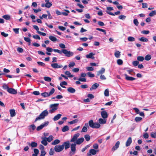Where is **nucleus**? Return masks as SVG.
I'll return each mask as SVG.
<instances>
[{"instance_id":"nucleus-2","label":"nucleus","mask_w":156,"mask_h":156,"mask_svg":"<svg viewBox=\"0 0 156 156\" xmlns=\"http://www.w3.org/2000/svg\"><path fill=\"white\" fill-rule=\"evenodd\" d=\"M49 114V112L47 110H45L43 111L39 115V116L36 118L35 120V122L38 120L42 119H44L45 117L48 115Z\"/></svg>"},{"instance_id":"nucleus-30","label":"nucleus","mask_w":156,"mask_h":156,"mask_svg":"<svg viewBox=\"0 0 156 156\" xmlns=\"http://www.w3.org/2000/svg\"><path fill=\"white\" fill-rule=\"evenodd\" d=\"M104 95L105 96L108 97L109 96V91L108 89H106L104 91Z\"/></svg>"},{"instance_id":"nucleus-41","label":"nucleus","mask_w":156,"mask_h":156,"mask_svg":"<svg viewBox=\"0 0 156 156\" xmlns=\"http://www.w3.org/2000/svg\"><path fill=\"white\" fill-rule=\"evenodd\" d=\"M52 5L51 2L46 3L45 4V7L46 8H50Z\"/></svg>"},{"instance_id":"nucleus-10","label":"nucleus","mask_w":156,"mask_h":156,"mask_svg":"<svg viewBox=\"0 0 156 156\" xmlns=\"http://www.w3.org/2000/svg\"><path fill=\"white\" fill-rule=\"evenodd\" d=\"M76 144L75 143H73L71 144L70 146V148L71 149V151L74 154L75 153L76 150Z\"/></svg>"},{"instance_id":"nucleus-60","label":"nucleus","mask_w":156,"mask_h":156,"mask_svg":"<svg viewBox=\"0 0 156 156\" xmlns=\"http://www.w3.org/2000/svg\"><path fill=\"white\" fill-rule=\"evenodd\" d=\"M46 49L47 51L49 52H51L53 51V49L52 48L48 47L46 48Z\"/></svg>"},{"instance_id":"nucleus-54","label":"nucleus","mask_w":156,"mask_h":156,"mask_svg":"<svg viewBox=\"0 0 156 156\" xmlns=\"http://www.w3.org/2000/svg\"><path fill=\"white\" fill-rule=\"evenodd\" d=\"M24 40L26 41L28 43H30L31 42L30 39V38H29L24 37Z\"/></svg>"},{"instance_id":"nucleus-64","label":"nucleus","mask_w":156,"mask_h":156,"mask_svg":"<svg viewBox=\"0 0 156 156\" xmlns=\"http://www.w3.org/2000/svg\"><path fill=\"white\" fill-rule=\"evenodd\" d=\"M87 70L89 71H93L94 70V68L92 67H88L86 68Z\"/></svg>"},{"instance_id":"nucleus-44","label":"nucleus","mask_w":156,"mask_h":156,"mask_svg":"<svg viewBox=\"0 0 156 156\" xmlns=\"http://www.w3.org/2000/svg\"><path fill=\"white\" fill-rule=\"evenodd\" d=\"M64 11L66 12H62V14L65 16H67L68 15V13H69V11L67 10H64Z\"/></svg>"},{"instance_id":"nucleus-14","label":"nucleus","mask_w":156,"mask_h":156,"mask_svg":"<svg viewBox=\"0 0 156 156\" xmlns=\"http://www.w3.org/2000/svg\"><path fill=\"white\" fill-rule=\"evenodd\" d=\"M125 79L127 80L133 81L135 80V78L132 77L128 76L126 74H124Z\"/></svg>"},{"instance_id":"nucleus-36","label":"nucleus","mask_w":156,"mask_h":156,"mask_svg":"<svg viewBox=\"0 0 156 156\" xmlns=\"http://www.w3.org/2000/svg\"><path fill=\"white\" fill-rule=\"evenodd\" d=\"M78 120L77 119H74L72 121H70L68 122L70 124H73L76 123H77L78 122Z\"/></svg>"},{"instance_id":"nucleus-53","label":"nucleus","mask_w":156,"mask_h":156,"mask_svg":"<svg viewBox=\"0 0 156 156\" xmlns=\"http://www.w3.org/2000/svg\"><path fill=\"white\" fill-rule=\"evenodd\" d=\"M133 23L136 26H137L139 24V22L137 19H134L133 20Z\"/></svg>"},{"instance_id":"nucleus-34","label":"nucleus","mask_w":156,"mask_h":156,"mask_svg":"<svg viewBox=\"0 0 156 156\" xmlns=\"http://www.w3.org/2000/svg\"><path fill=\"white\" fill-rule=\"evenodd\" d=\"M45 138L46 139L47 141L49 142H50L53 140V136L51 135L48 138L45 137Z\"/></svg>"},{"instance_id":"nucleus-28","label":"nucleus","mask_w":156,"mask_h":156,"mask_svg":"<svg viewBox=\"0 0 156 156\" xmlns=\"http://www.w3.org/2000/svg\"><path fill=\"white\" fill-rule=\"evenodd\" d=\"M114 55L116 58H119L120 55V52L119 51H116Z\"/></svg>"},{"instance_id":"nucleus-5","label":"nucleus","mask_w":156,"mask_h":156,"mask_svg":"<svg viewBox=\"0 0 156 156\" xmlns=\"http://www.w3.org/2000/svg\"><path fill=\"white\" fill-rule=\"evenodd\" d=\"M62 53L65 54V56L69 57L73 56L74 55V53L72 51H68L66 49H63L62 51Z\"/></svg>"},{"instance_id":"nucleus-25","label":"nucleus","mask_w":156,"mask_h":156,"mask_svg":"<svg viewBox=\"0 0 156 156\" xmlns=\"http://www.w3.org/2000/svg\"><path fill=\"white\" fill-rule=\"evenodd\" d=\"M89 151L92 154L94 155L96 154L97 152L99 151V150H95L94 149H91L89 150Z\"/></svg>"},{"instance_id":"nucleus-45","label":"nucleus","mask_w":156,"mask_h":156,"mask_svg":"<svg viewBox=\"0 0 156 156\" xmlns=\"http://www.w3.org/2000/svg\"><path fill=\"white\" fill-rule=\"evenodd\" d=\"M126 18V16L124 15H121L119 16L118 18L120 20H125Z\"/></svg>"},{"instance_id":"nucleus-47","label":"nucleus","mask_w":156,"mask_h":156,"mask_svg":"<svg viewBox=\"0 0 156 156\" xmlns=\"http://www.w3.org/2000/svg\"><path fill=\"white\" fill-rule=\"evenodd\" d=\"M84 138L87 141H89L90 139V137L88 135H86L84 136Z\"/></svg>"},{"instance_id":"nucleus-15","label":"nucleus","mask_w":156,"mask_h":156,"mask_svg":"<svg viewBox=\"0 0 156 156\" xmlns=\"http://www.w3.org/2000/svg\"><path fill=\"white\" fill-rule=\"evenodd\" d=\"M9 112L11 117H13L15 116L16 114L15 111L14 109H11L9 110Z\"/></svg>"},{"instance_id":"nucleus-49","label":"nucleus","mask_w":156,"mask_h":156,"mask_svg":"<svg viewBox=\"0 0 156 156\" xmlns=\"http://www.w3.org/2000/svg\"><path fill=\"white\" fill-rule=\"evenodd\" d=\"M29 129L31 130V129H32L33 130H34L36 128V126L34 124H32L29 126Z\"/></svg>"},{"instance_id":"nucleus-9","label":"nucleus","mask_w":156,"mask_h":156,"mask_svg":"<svg viewBox=\"0 0 156 156\" xmlns=\"http://www.w3.org/2000/svg\"><path fill=\"white\" fill-rule=\"evenodd\" d=\"M95 55V54L90 52L89 54L87 55H86V57L87 58H91L94 59V56Z\"/></svg>"},{"instance_id":"nucleus-51","label":"nucleus","mask_w":156,"mask_h":156,"mask_svg":"<svg viewBox=\"0 0 156 156\" xmlns=\"http://www.w3.org/2000/svg\"><path fill=\"white\" fill-rule=\"evenodd\" d=\"M117 63L119 65H121L123 63V61L121 59H119L117 60Z\"/></svg>"},{"instance_id":"nucleus-31","label":"nucleus","mask_w":156,"mask_h":156,"mask_svg":"<svg viewBox=\"0 0 156 156\" xmlns=\"http://www.w3.org/2000/svg\"><path fill=\"white\" fill-rule=\"evenodd\" d=\"M69 127L68 126H64L62 129V131L63 132H65L68 131L69 130Z\"/></svg>"},{"instance_id":"nucleus-62","label":"nucleus","mask_w":156,"mask_h":156,"mask_svg":"<svg viewBox=\"0 0 156 156\" xmlns=\"http://www.w3.org/2000/svg\"><path fill=\"white\" fill-rule=\"evenodd\" d=\"M37 63L39 66H44L45 65V64L44 63L41 62H37Z\"/></svg>"},{"instance_id":"nucleus-17","label":"nucleus","mask_w":156,"mask_h":156,"mask_svg":"<svg viewBox=\"0 0 156 156\" xmlns=\"http://www.w3.org/2000/svg\"><path fill=\"white\" fill-rule=\"evenodd\" d=\"M120 144V142L119 141H118L116 143L115 145L112 148V150L113 151H115L119 147Z\"/></svg>"},{"instance_id":"nucleus-42","label":"nucleus","mask_w":156,"mask_h":156,"mask_svg":"<svg viewBox=\"0 0 156 156\" xmlns=\"http://www.w3.org/2000/svg\"><path fill=\"white\" fill-rule=\"evenodd\" d=\"M3 17L6 20H9L10 19V16L8 15H6L3 16Z\"/></svg>"},{"instance_id":"nucleus-38","label":"nucleus","mask_w":156,"mask_h":156,"mask_svg":"<svg viewBox=\"0 0 156 156\" xmlns=\"http://www.w3.org/2000/svg\"><path fill=\"white\" fill-rule=\"evenodd\" d=\"M128 40L129 41H135V39L132 37H128Z\"/></svg>"},{"instance_id":"nucleus-23","label":"nucleus","mask_w":156,"mask_h":156,"mask_svg":"<svg viewBox=\"0 0 156 156\" xmlns=\"http://www.w3.org/2000/svg\"><path fill=\"white\" fill-rule=\"evenodd\" d=\"M67 91L69 93H73L75 92L76 90L72 87H69L67 89Z\"/></svg>"},{"instance_id":"nucleus-32","label":"nucleus","mask_w":156,"mask_h":156,"mask_svg":"<svg viewBox=\"0 0 156 156\" xmlns=\"http://www.w3.org/2000/svg\"><path fill=\"white\" fill-rule=\"evenodd\" d=\"M65 73L66 75H67L68 77H72L73 76V75L71 74L69 71H66L65 72Z\"/></svg>"},{"instance_id":"nucleus-35","label":"nucleus","mask_w":156,"mask_h":156,"mask_svg":"<svg viewBox=\"0 0 156 156\" xmlns=\"http://www.w3.org/2000/svg\"><path fill=\"white\" fill-rule=\"evenodd\" d=\"M41 95L42 96L44 97H46L50 96L49 94L47 92H45L44 93H42L41 94Z\"/></svg>"},{"instance_id":"nucleus-63","label":"nucleus","mask_w":156,"mask_h":156,"mask_svg":"<svg viewBox=\"0 0 156 156\" xmlns=\"http://www.w3.org/2000/svg\"><path fill=\"white\" fill-rule=\"evenodd\" d=\"M46 154L45 151L44 150H41L40 156H44Z\"/></svg>"},{"instance_id":"nucleus-7","label":"nucleus","mask_w":156,"mask_h":156,"mask_svg":"<svg viewBox=\"0 0 156 156\" xmlns=\"http://www.w3.org/2000/svg\"><path fill=\"white\" fill-rule=\"evenodd\" d=\"M49 123L48 122H44V123L41 124L40 126H38L37 128V131H39L42 129H43L44 126H47Z\"/></svg>"},{"instance_id":"nucleus-11","label":"nucleus","mask_w":156,"mask_h":156,"mask_svg":"<svg viewBox=\"0 0 156 156\" xmlns=\"http://www.w3.org/2000/svg\"><path fill=\"white\" fill-rule=\"evenodd\" d=\"M101 117L104 119L107 118L108 116V114L105 111H103L101 112Z\"/></svg>"},{"instance_id":"nucleus-59","label":"nucleus","mask_w":156,"mask_h":156,"mask_svg":"<svg viewBox=\"0 0 156 156\" xmlns=\"http://www.w3.org/2000/svg\"><path fill=\"white\" fill-rule=\"evenodd\" d=\"M87 75L90 77H93L94 76V75L90 72H89L87 73Z\"/></svg>"},{"instance_id":"nucleus-56","label":"nucleus","mask_w":156,"mask_h":156,"mask_svg":"<svg viewBox=\"0 0 156 156\" xmlns=\"http://www.w3.org/2000/svg\"><path fill=\"white\" fill-rule=\"evenodd\" d=\"M47 12V13L48 15V18L49 19H52V17L51 16V14L50 12L48 11H46Z\"/></svg>"},{"instance_id":"nucleus-61","label":"nucleus","mask_w":156,"mask_h":156,"mask_svg":"<svg viewBox=\"0 0 156 156\" xmlns=\"http://www.w3.org/2000/svg\"><path fill=\"white\" fill-rule=\"evenodd\" d=\"M80 39L83 42L86 41L88 39L86 37L80 38Z\"/></svg>"},{"instance_id":"nucleus-37","label":"nucleus","mask_w":156,"mask_h":156,"mask_svg":"<svg viewBox=\"0 0 156 156\" xmlns=\"http://www.w3.org/2000/svg\"><path fill=\"white\" fill-rule=\"evenodd\" d=\"M151 58V56L150 55H147L145 57L144 59L147 61H149Z\"/></svg>"},{"instance_id":"nucleus-48","label":"nucleus","mask_w":156,"mask_h":156,"mask_svg":"<svg viewBox=\"0 0 156 156\" xmlns=\"http://www.w3.org/2000/svg\"><path fill=\"white\" fill-rule=\"evenodd\" d=\"M142 120V118L140 117H137L135 118V120L136 122H139Z\"/></svg>"},{"instance_id":"nucleus-29","label":"nucleus","mask_w":156,"mask_h":156,"mask_svg":"<svg viewBox=\"0 0 156 156\" xmlns=\"http://www.w3.org/2000/svg\"><path fill=\"white\" fill-rule=\"evenodd\" d=\"M60 142V140L58 139L55 140L53 142L51 143V144L52 145H55L59 144Z\"/></svg>"},{"instance_id":"nucleus-6","label":"nucleus","mask_w":156,"mask_h":156,"mask_svg":"<svg viewBox=\"0 0 156 156\" xmlns=\"http://www.w3.org/2000/svg\"><path fill=\"white\" fill-rule=\"evenodd\" d=\"M55 150L56 152H60L62 151L64 149L63 146L62 145L56 146L55 147Z\"/></svg>"},{"instance_id":"nucleus-1","label":"nucleus","mask_w":156,"mask_h":156,"mask_svg":"<svg viewBox=\"0 0 156 156\" xmlns=\"http://www.w3.org/2000/svg\"><path fill=\"white\" fill-rule=\"evenodd\" d=\"M80 135V134L79 133L75 134L70 140V142L75 143L76 144H80L83 142L84 139L83 137H81L77 139L78 137H79Z\"/></svg>"},{"instance_id":"nucleus-33","label":"nucleus","mask_w":156,"mask_h":156,"mask_svg":"<svg viewBox=\"0 0 156 156\" xmlns=\"http://www.w3.org/2000/svg\"><path fill=\"white\" fill-rule=\"evenodd\" d=\"M137 59L138 62H142L144 60V58L143 56H138Z\"/></svg>"},{"instance_id":"nucleus-16","label":"nucleus","mask_w":156,"mask_h":156,"mask_svg":"<svg viewBox=\"0 0 156 156\" xmlns=\"http://www.w3.org/2000/svg\"><path fill=\"white\" fill-rule=\"evenodd\" d=\"M99 85L98 83H96L93 84L91 87L90 88V90H95L98 88L99 86Z\"/></svg>"},{"instance_id":"nucleus-52","label":"nucleus","mask_w":156,"mask_h":156,"mask_svg":"<svg viewBox=\"0 0 156 156\" xmlns=\"http://www.w3.org/2000/svg\"><path fill=\"white\" fill-rule=\"evenodd\" d=\"M75 65V62H70L69 65V67H73Z\"/></svg>"},{"instance_id":"nucleus-12","label":"nucleus","mask_w":156,"mask_h":156,"mask_svg":"<svg viewBox=\"0 0 156 156\" xmlns=\"http://www.w3.org/2000/svg\"><path fill=\"white\" fill-rule=\"evenodd\" d=\"M64 148H65V149L66 150L70 147V143L69 141L64 142L62 144Z\"/></svg>"},{"instance_id":"nucleus-18","label":"nucleus","mask_w":156,"mask_h":156,"mask_svg":"<svg viewBox=\"0 0 156 156\" xmlns=\"http://www.w3.org/2000/svg\"><path fill=\"white\" fill-rule=\"evenodd\" d=\"M132 139L131 137H129L127 140L126 144V147L129 146L132 143Z\"/></svg>"},{"instance_id":"nucleus-40","label":"nucleus","mask_w":156,"mask_h":156,"mask_svg":"<svg viewBox=\"0 0 156 156\" xmlns=\"http://www.w3.org/2000/svg\"><path fill=\"white\" fill-rule=\"evenodd\" d=\"M44 80L47 82H50L51 80V78L48 76H45L44 77Z\"/></svg>"},{"instance_id":"nucleus-19","label":"nucleus","mask_w":156,"mask_h":156,"mask_svg":"<svg viewBox=\"0 0 156 156\" xmlns=\"http://www.w3.org/2000/svg\"><path fill=\"white\" fill-rule=\"evenodd\" d=\"M105 71V69L104 68H102L101 69L97 72V75L99 76L100 74L104 73Z\"/></svg>"},{"instance_id":"nucleus-8","label":"nucleus","mask_w":156,"mask_h":156,"mask_svg":"<svg viewBox=\"0 0 156 156\" xmlns=\"http://www.w3.org/2000/svg\"><path fill=\"white\" fill-rule=\"evenodd\" d=\"M51 66L54 69H58L61 68L63 66L61 65H58V63H55L51 64Z\"/></svg>"},{"instance_id":"nucleus-57","label":"nucleus","mask_w":156,"mask_h":156,"mask_svg":"<svg viewBox=\"0 0 156 156\" xmlns=\"http://www.w3.org/2000/svg\"><path fill=\"white\" fill-rule=\"evenodd\" d=\"M87 130V127L85 126H84L81 131V132H86Z\"/></svg>"},{"instance_id":"nucleus-50","label":"nucleus","mask_w":156,"mask_h":156,"mask_svg":"<svg viewBox=\"0 0 156 156\" xmlns=\"http://www.w3.org/2000/svg\"><path fill=\"white\" fill-rule=\"evenodd\" d=\"M96 30H98L103 32L105 34H106V31L104 30H103V29H100V28H96Z\"/></svg>"},{"instance_id":"nucleus-58","label":"nucleus","mask_w":156,"mask_h":156,"mask_svg":"<svg viewBox=\"0 0 156 156\" xmlns=\"http://www.w3.org/2000/svg\"><path fill=\"white\" fill-rule=\"evenodd\" d=\"M87 97L90 99H92L94 98V96L92 94H89L87 95Z\"/></svg>"},{"instance_id":"nucleus-46","label":"nucleus","mask_w":156,"mask_h":156,"mask_svg":"<svg viewBox=\"0 0 156 156\" xmlns=\"http://www.w3.org/2000/svg\"><path fill=\"white\" fill-rule=\"evenodd\" d=\"M139 64V62L138 61H133L132 62V64L134 66H137Z\"/></svg>"},{"instance_id":"nucleus-39","label":"nucleus","mask_w":156,"mask_h":156,"mask_svg":"<svg viewBox=\"0 0 156 156\" xmlns=\"http://www.w3.org/2000/svg\"><path fill=\"white\" fill-rule=\"evenodd\" d=\"M156 15V10H154L152 12H150L149 14V16H153L154 15Z\"/></svg>"},{"instance_id":"nucleus-43","label":"nucleus","mask_w":156,"mask_h":156,"mask_svg":"<svg viewBox=\"0 0 156 156\" xmlns=\"http://www.w3.org/2000/svg\"><path fill=\"white\" fill-rule=\"evenodd\" d=\"M3 89L5 90H6L7 91L8 89L9 88L8 85L6 83H4L2 86Z\"/></svg>"},{"instance_id":"nucleus-24","label":"nucleus","mask_w":156,"mask_h":156,"mask_svg":"<svg viewBox=\"0 0 156 156\" xmlns=\"http://www.w3.org/2000/svg\"><path fill=\"white\" fill-rule=\"evenodd\" d=\"M42 140L41 141V143L44 145L46 146L48 144L47 140L45 138V137L42 138Z\"/></svg>"},{"instance_id":"nucleus-13","label":"nucleus","mask_w":156,"mask_h":156,"mask_svg":"<svg viewBox=\"0 0 156 156\" xmlns=\"http://www.w3.org/2000/svg\"><path fill=\"white\" fill-rule=\"evenodd\" d=\"M9 93L12 94H16L17 92L14 89L9 88L7 91Z\"/></svg>"},{"instance_id":"nucleus-27","label":"nucleus","mask_w":156,"mask_h":156,"mask_svg":"<svg viewBox=\"0 0 156 156\" xmlns=\"http://www.w3.org/2000/svg\"><path fill=\"white\" fill-rule=\"evenodd\" d=\"M139 40L141 41L145 42H147L148 41V39L143 37L139 38Z\"/></svg>"},{"instance_id":"nucleus-20","label":"nucleus","mask_w":156,"mask_h":156,"mask_svg":"<svg viewBox=\"0 0 156 156\" xmlns=\"http://www.w3.org/2000/svg\"><path fill=\"white\" fill-rule=\"evenodd\" d=\"M27 144L31 146L32 147H36L37 145V143L35 142H32L31 144L30 143H27Z\"/></svg>"},{"instance_id":"nucleus-21","label":"nucleus","mask_w":156,"mask_h":156,"mask_svg":"<svg viewBox=\"0 0 156 156\" xmlns=\"http://www.w3.org/2000/svg\"><path fill=\"white\" fill-rule=\"evenodd\" d=\"M62 115L60 114H58L53 118V120L54 121H57L60 119Z\"/></svg>"},{"instance_id":"nucleus-26","label":"nucleus","mask_w":156,"mask_h":156,"mask_svg":"<svg viewBox=\"0 0 156 156\" xmlns=\"http://www.w3.org/2000/svg\"><path fill=\"white\" fill-rule=\"evenodd\" d=\"M49 38L50 40L53 42H55L57 40L55 37L51 35L49 36Z\"/></svg>"},{"instance_id":"nucleus-22","label":"nucleus","mask_w":156,"mask_h":156,"mask_svg":"<svg viewBox=\"0 0 156 156\" xmlns=\"http://www.w3.org/2000/svg\"><path fill=\"white\" fill-rule=\"evenodd\" d=\"M98 122V123L100 124H105L106 123V120L105 119H102L101 118L99 119Z\"/></svg>"},{"instance_id":"nucleus-55","label":"nucleus","mask_w":156,"mask_h":156,"mask_svg":"<svg viewBox=\"0 0 156 156\" xmlns=\"http://www.w3.org/2000/svg\"><path fill=\"white\" fill-rule=\"evenodd\" d=\"M55 90L54 89V88H52L51 89V90L50 92L49 93H48L49 96H50V95H51L52 94H53L55 92Z\"/></svg>"},{"instance_id":"nucleus-3","label":"nucleus","mask_w":156,"mask_h":156,"mask_svg":"<svg viewBox=\"0 0 156 156\" xmlns=\"http://www.w3.org/2000/svg\"><path fill=\"white\" fill-rule=\"evenodd\" d=\"M58 103L50 105L49 106L50 109L49 110V112L51 114H52L55 112L58 109Z\"/></svg>"},{"instance_id":"nucleus-4","label":"nucleus","mask_w":156,"mask_h":156,"mask_svg":"<svg viewBox=\"0 0 156 156\" xmlns=\"http://www.w3.org/2000/svg\"><path fill=\"white\" fill-rule=\"evenodd\" d=\"M89 125L92 128L98 129L100 127L101 125L98 122H94L93 120H91L89 121Z\"/></svg>"}]
</instances>
